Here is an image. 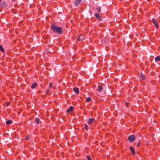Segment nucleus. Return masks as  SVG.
<instances>
[{
    "mask_svg": "<svg viewBox=\"0 0 160 160\" xmlns=\"http://www.w3.org/2000/svg\"><path fill=\"white\" fill-rule=\"evenodd\" d=\"M91 100V98H90L88 97L87 98L86 100L87 102H88Z\"/></svg>",
    "mask_w": 160,
    "mask_h": 160,
    "instance_id": "a211bd4d",
    "label": "nucleus"
},
{
    "mask_svg": "<svg viewBox=\"0 0 160 160\" xmlns=\"http://www.w3.org/2000/svg\"><path fill=\"white\" fill-rule=\"evenodd\" d=\"M80 37H81V36H80L79 38H78V39H77V40L78 41H79L81 40H83V38H82V39H81V38H80Z\"/></svg>",
    "mask_w": 160,
    "mask_h": 160,
    "instance_id": "412c9836",
    "label": "nucleus"
},
{
    "mask_svg": "<svg viewBox=\"0 0 160 160\" xmlns=\"http://www.w3.org/2000/svg\"><path fill=\"white\" fill-rule=\"evenodd\" d=\"M82 0H76L75 2V6H78L81 2Z\"/></svg>",
    "mask_w": 160,
    "mask_h": 160,
    "instance_id": "1a4fd4ad",
    "label": "nucleus"
},
{
    "mask_svg": "<svg viewBox=\"0 0 160 160\" xmlns=\"http://www.w3.org/2000/svg\"><path fill=\"white\" fill-rule=\"evenodd\" d=\"M135 139V136L134 135H131L128 136V139L131 142H133Z\"/></svg>",
    "mask_w": 160,
    "mask_h": 160,
    "instance_id": "f03ea898",
    "label": "nucleus"
},
{
    "mask_svg": "<svg viewBox=\"0 0 160 160\" xmlns=\"http://www.w3.org/2000/svg\"><path fill=\"white\" fill-rule=\"evenodd\" d=\"M140 141H139L138 143V144L137 145V146H139V145H140Z\"/></svg>",
    "mask_w": 160,
    "mask_h": 160,
    "instance_id": "5701e85b",
    "label": "nucleus"
},
{
    "mask_svg": "<svg viewBox=\"0 0 160 160\" xmlns=\"http://www.w3.org/2000/svg\"><path fill=\"white\" fill-rule=\"evenodd\" d=\"M2 0H0V2H1Z\"/></svg>",
    "mask_w": 160,
    "mask_h": 160,
    "instance_id": "cd10ccee",
    "label": "nucleus"
},
{
    "mask_svg": "<svg viewBox=\"0 0 160 160\" xmlns=\"http://www.w3.org/2000/svg\"><path fill=\"white\" fill-rule=\"evenodd\" d=\"M96 10H97V11L98 12H100V8L99 7H98L96 8Z\"/></svg>",
    "mask_w": 160,
    "mask_h": 160,
    "instance_id": "f3484780",
    "label": "nucleus"
},
{
    "mask_svg": "<svg viewBox=\"0 0 160 160\" xmlns=\"http://www.w3.org/2000/svg\"><path fill=\"white\" fill-rule=\"evenodd\" d=\"M49 87H51L52 86V82H50L49 84Z\"/></svg>",
    "mask_w": 160,
    "mask_h": 160,
    "instance_id": "393cba45",
    "label": "nucleus"
},
{
    "mask_svg": "<svg viewBox=\"0 0 160 160\" xmlns=\"http://www.w3.org/2000/svg\"><path fill=\"white\" fill-rule=\"evenodd\" d=\"M103 88L102 86H99L98 88V91L99 92H101Z\"/></svg>",
    "mask_w": 160,
    "mask_h": 160,
    "instance_id": "ddd939ff",
    "label": "nucleus"
},
{
    "mask_svg": "<svg viewBox=\"0 0 160 160\" xmlns=\"http://www.w3.org/2000/svg\"><path fill=\"white\" fill-rule=\"evenodd\" d=\"M83 127L86 130H88V129L89 127L88 125L85 123L83 125Z\"/></svg>",
    "mask_w": 160,
    "mask_h": 160,
    "instance_id": "f8f14e48",
    "label": "nucleus"
},
{
    "mask_svg": "<svg viewBox=\"0 0 160 160\" xmlns=\"http://www.w3.org/2000/svg\"><path fill=\"white\" fill-rule=\"evenodd\" d=\"M12 121L10 120L7 121L6 122V123L8 124H9L11 123Z\"/></svg>",
    "mask_w": 160,
    "mask_h": 160,
    "instance_id": "dca6fc26",
    "label": "nucleus"
},
{
    "mask_svg": "<svg viewBox=\"0 0 160 160\" xmlns=\"http://www.w3.org/2000/svg\"><path fill=\"white\" fill-rule=\"evenodd\" d=\"M95 120V119L93 118H89V119L88 123L89 124H91L93 123Z\"/></svg>",
    "mask_w": 160,
    "mask_h": 160,
    "instance_id": "20e7f679",
    "label": "nucleus"
},
{
    "mask_svg": "<svg viewBox=\"0 0 160 160\" xmlns=\"http://www.w3.org/2000/svg\"><path fill=\"white\" fill-rule=\"evenodd\" d=\"M0 50L2 52H4L3 47L1 45H0Z\"/></svg>",
    "mask_w": 160,
    "mask_h": 160,
    "instance_id": "6ab92c4d",
    "label": "nucleus"
},
{
    "mask_svg": "<svg viewBox=\"0 0 160 160\" xmlns=\"http://www.w3.org/2000/svg\"><path fill=\"white\" fill-rule=\"evenodd\" d=\"M141 77L142 80H144L145 78V77L144 76H143L142 75H141Z\"/></svg>",
    "mask_w": 160,
    "mask_h": 160,
    "instance_id": "4be33fe9",
    "label": "nucleus"
},
{
    "mask_svg": "<svg viewBox=\"0 0 160 160\" xmlns=\"http://www.w3.org/2000/svg\"><path fill=\"white\" fill-rule=\"evenodd\" d=\"M95 16L97 18H99L100 17V14L98 13H95Z\"/></svg>",
    "mask_w": 160,
    "mask_h": 160,
    "instance_id": "2eb2a0df",
    "label": "nucleus"
},
{
    "mask_svg": "<svg viewBox=\"0 0 160 160\" xmlns=\"http://www.w3.org/2000/svg\"><path fill=\"white\" fill-rule=\"evenodd\" d=\"M152 21L153 22L156 28H158L159 27V26L158 24V23H157V21L156 20L154 19H152Z\"/></svg>",
    "mask_w": 160,
    "mask_h": 160,
    "instance_id": "7ed1b4c3",
    "label": "nucleus"
},
{
    "mask_svg": "<svg viewBox=\"0 0 160 160\" xmlns=\"http://www.w3.org/2000/svg\"><path fill=\"white\" fill-rule=\"evenodd\" d=\"M50 91V90L49 89H48L47 90V91H46V93H48V92H49Z\"/></svg>",
    "mask_w": 160,
    "mask_h": 160,
    "instance_id": "a878e982",
    "label": "nucleus"
},
{
    "mask_svg": "<svg viewBox=\"0 0 160 160\" xmlns=\"http://www.w3.org/2000/svg\"><path fill=\"white\" fill-rule=\"evenodd\" d=\"M87 158L88 160H92L90 156L88 155L87 156Z\"/></svg>",
    "mask_w": 160,
    "mask_h": 160,
    "instance_id": "aec40b11",
    "label": "nucleus"
},
{
    "mask_svg": "<svg viewBox=\"0 0 160 160\" xmlns=\"http://www.w3.org/2000/svg\"><path fill=\"white\" fill-rule=\"evenodd\" d=\"M73 91L74 92L77 94L79 93V89L77 88H73Z\"/></svg>",
    "mask_w": 160,
    "mask_h": 160,
    "instance_id": "423d86ee",
    "label": "nucleus"
},
{
    "mask_svg": "<svg viewBox=\"0 0 160 160\" xmlns=\"http://www.w3.org/2000/svg\"><path fill=\"white\" fill-rule=\"evenodd\" d=\"M51 29L53 32H57L59 34L61 33L62 31V28L57 27L54 25H52L51 26Z\"/></svg>",
    "mask_w": 160,
    "mask_h": 160,
    "instance_id": "f257e3e1",
    "label": "nucleus"
},
{
    "mask_svg": "<svg viewBox=\"0 0 160 160\" xmlns=\"http://www.w3.org/2000/svg\"><path fill=\"white\" fill-rule=\"evenodd\" d=\"M26 140H28L29 139V137L28 136H27L25 138Z\"/></svg>",
    "mask_w": 160,
    "mask_h": 160,
    "instance_id": "b1692460",
    "label": "nucleus"
},
{
    "mask_svg": "<svg viewBox=\"0 0 160 160\" xmlns=\"http://www.w3.org/2000/svg\"><path fill=\"white\" fill-rule=\"evenodd\" d=\"M37 83L36 82L34 83L31 86V88H35L37 86Z\"/></svg>",
    "mask_w": 160,
    "mask_h": 160,
    "instance_id": "9d476101",
    "label": "nucleus"
},
{
    "mask_svg": "<svg viewBox=\"0 0 160 160\" xmlns=\"http://www.w3.org/2000/svg\"><path fill=\"white\" fill-rule=\"evenodd\" d=\"M73 109V107L72 106L70 107L67 110V112L69 113L72 111Z\"/></svg>",
    "mask_w": 160,
    "mask_h": 160,
    "instance_id": "0eeeda50",
    "label": "nucleus"
},
{
    "mask_svg": "<svg viewBox=\"0 0 160 160\" xmlns=\"http://www.w3.org/2000/svg\"><path fill=\"white\" fill-rule=\"evenodd\" d=\"M9 102H7V106H9Z\"/></svg>",
    "mask_w": 160,
    "mask_h": 160,
    "instance_id": "bb28decb",
    "label": "nucleus"
},
{
    "mask_svg": "<svg viewBox=\"0 0 160 160\" xmlns=\"http://www.w3.org/2000/svg\"><path fill=\"white\" fill-rule=\"evenodd\" d=\"M130 148V150H131V151L132 154L133 155H135V151L134 148L132 147H131Z\"/></svg>",
    "mask_w": 160,
    "mask_h": 160,
    "instance_id": "6e6552de",
    "label": "nucleus"
},
{
    "mask_svg": "<svg viewBox=\"0 0 160 160\" xmlns=\"http://www.w3.org/2000/svg\"><path fill=\"white\" fill-rule=\"evenodd\" d=\"M155 62H157L159 60H160V58L159 56H158L157 57H156L155 58Z\"/></svg>",
    "mask_w": 160,
    "mask_h": 160,
    "instance_id": "9b49d317",
    "label": "nucleus"
},
{
    "mask_svg": "<svg viewBox=\"0 0 160 160\" xmlns=\"http://www.w3.org/2000/svg\"><path fill=\"white\" fill-rule=\"evenodd\" d=\"M35 121L36 122L37 124H38L39 122V119L38 118H35Z\"/></svg>",
    "mask_w": 160,
    "mask_h": 160,
    "instance_id": "4468645a",
    "label": "nucleus"
},
{
    "mask_svg": "<svg viewBox=\"0 0 160 160\" xmlns=\"http://www.w3.org/2000/svg\"><path fill=\"white\" fill-rule=\"evenodd\" d=\"M0 5L1 6L6 9L8 8V7L7 6L6 3L4 2H1Z\"/></svg>",
    "mask_w": 160,
    "mask_h": 160,
    "instance_id": "39448f33",
    "label": "nucleus"
}]
</instances>
